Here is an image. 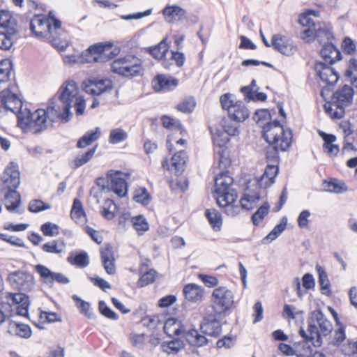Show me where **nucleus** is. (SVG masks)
I'll list each match as a JSON object with an SVG mask.
<instances>
[{
  "instance_id": "obj_1",
  "label": "nucleus",
  "mask_w": 357,
  "mask_h": 357,
  "mask_svg": "<svg viewBox=\"0 0 357 357\" xmlns=\"http://www.w3.org/2000/svg\"><path fill=\"white\" fill-rule=\"evenodd\" d=\"M75 107L77 115L84 114L86 102L79 94V89L73 80L66 81L57 94L49 100L47 109H38L33 112L24 111L19 114V125L24 132L39 134L47 128V120L68 122L72 116L70 108Z\"/></svg>"
},
{
  "instance_id": "obj_2",
  "label": "nucleus",
  "mask_w": 357,
  "mask_h": 357,
  "mask_svg": "<svg viewBox=\"0 0 357 357\" xmlns=\"http://www.w3.org/2000/svg\"><path fill=\"white\" fill-rule=\"evenodd\" d=\"M1 181L4 188L8 189L5 198L8 199L10 197H15V201L10 205L6 206V209L10 212L16 211L22 214L24 211L17 210L21 204V196L16 190L20 183V174L17 163L14 162L9 163L3 173Z\"/></svg>"
},
{
  "instance_id": "obj_3",
  "label": "nucleus",
  "mask_w": 357,
  "mask_h": 357,
  "mask_svg": "<svg viewBox=\"0 0 357 357\" xmlns=\"http://www.w3.org/2000/svg\"><path fill=\"white\" fill-rule=\"evenodd\" d=\"M29 298L24 293H6L0 298V324L6 317H11L13 307H15L17 315L28 317Z\"/></svg>"
},
{
  "instance_id": "obj_4",
  "label": "nucleus",
  "mask_w": 357,
  "mask_h": 357,
  "mask_svg": "<svg viewBox=\"0 0 357 357\" xmlns=\"http://www.w3.org/2000/svg\"><path fill=\"white\" fill-rule=\"evenodd\" d=\"M354 90L344 84L339 87L332 95L331 102L324 105L325 112L333 119H341L345 114V108L353 102Z\"/></svg>"
},
{
  "instance_id": "obj_5",
  "label": "nucleus",
  "mask_w": 357,
  "mask_h": 357,
  "mask_svg": "<svg viewBox=\"0 0 357 357\" xmlns=\"http://www.w3.org/2000/svg\"><path fill=\"white\" fill-rule=\"evenodd\" d=\"M262 128V138L268 144H280L281 151H286L290 148L293 137L291 128L284 129L278 120L268 122Z\"/></svg>"
},
{
  "instance_id": "obj_6",
  "label": "nucleus",
  "mask_w": 357,
  "mask_h": 357,
  "mask_svg": "<svg viewBox=\"0 0 357 357\" xmlns=\"http://www.w3.org/2000/svg\"><path fill=\"white\" fill-rule=\"evenodd\" d=\"M111 70L126 77H135L144 74L142 61L132 55H126L115 59L111 65Z\"/></svg>"
},
{
  "instance_id": "obj_7",
  "label": "nucleus",
  "mask_w": 357,
  "mask_h": 357,
  "mask_svg": "<svg viewBox=\"0 0 357 357\" xmlns=\"http://www.w3.org/2000/svg\"><path fill=\"white\" fill-rule=\"evenodd\" d=\"M114 47L111 42L98 43L89 46L81 54V62L94 63L104 61V57L111 59L116 56L119 50Z\"/></svg>"
},
{
  "instance_id": "obj_8",
  "label": "nucleus",
  "mask_w": 357,
  "mask_h": 357,
  "mask_svg": "<svg viewBox=\"0 0 357 357\" xmlns=\"http://www.w3.org/2000/svg\"><path fill=\"white\" fill-rule=\"evenodd\" d=\"M211 301L215 315L225 317L234 305V294L226 287H217L212 293Z\"/></svg>"
},
{
  "instance_id": "obj_9",
  "label": "nucleus",
  "mask_w": 357,
  "mask_h": 357,
  "mask_svg": "<svg viewBox=\"0 0 357 357\" xmlns=\"http://www.w3.org/2000/svg\"><path fill=\"white\" fill-rule=\"evenodd\" d=\"M22 102L17 94L13 93L9 88H6L0 93V116H4L8 111L19 114L28 109H22ZM17 126L22 129L19 125V119L17 118Z\"/></svg>"
},
{
  "instance_id": "obj_10",
  "label": "nucleus",
  "mask_w": 357,
  "mask_h": 357,
  "mask_svg": "<svg viewBox=\"0 0 357 357\" xmlns=\"http://www.w3.org/2000/svg\"><path fill=\"white\" fill-rule=\"evenodd\" d=\"M7 280L18 293L31 291L34 286V278L31 273L24 271H15L8 275Z\"/></svg>"
},
{
  "instance_id": "obj_11",
  "label": "nucleus",
  "mask_w": 357,
  "mask_h": 357,
  "mask_svg": "<svg viewBox=\"0 0 357 357\" xmlns=\"http://www.w3.org/2000/svg\"><path fill=\"white\" fill-rule=\"evenodd\" d=\"M260 184L257 178L248 183L243 195L240 199V204L245 210L250 211L253 209L256 204L260 200L261 191L265 190L264 186Z\"/></svg>"
},
{
  "instance_id": "obj_12",
  "label": "nucleus",
  "mask_w": 357,
  "mask_h": 357,
  "mask_svg": "<svg viewBox=\"0 0 357 357\" xmlns=\"http://www.w3.org/2000/svg\"><path fill=\"white\" fill-rule=\"evenodd\" d=\"M229 171H221L215 178V192L216 198H223L232 194L237 193L233 188L234 178L229 174Z\"/></svg>"
},
{
  "instance_id": "obj_13",
  "label": "nucleus",
  "mask_w": 357,
  "mask_h": 357,
  "mask_svg": "<svg viewBox=\"0 0 357 357\" xmlns=\"http://www.w3.org/2000/svg\"><path fill=\"white\" fill-rule=\"evenodd\" d=\"M29 28L36 38H52V24L44 15H35L30 21Z\"/></svg>"
},
{
  "instance_id": "obj_14",
  "label": "nucleus",
  "mask_w": 357,
  "mask_h": 357,
  "mask_svg": "<svg viewBox=\"0 0 357 357\" xmlns=\"http://www.w3.org/2000/svg\"><path fill=\"white\" fill-rule=\"evenodd\" d=\"M331 65L328 63L318 61L315 63L314 70L320 79L326 84L327 86H334L339 79V75Z\"/></svg>"
},
{
  "instance_id": "obj_15",
  "label": "nucleus",
  "mask_w": 357,
  "mask_h": 357,
  "mask_svg": "<svg viewBox=\"0 0 357 357\" xmlns=\"http://www.w3.org/2000/svg\"><path fill=\"white\" fill-rule=\"evenodd\" d=\"M324 36L326 40L334 39L333 32L328 28L321 26V25L312 24L301 33V38L307 43L312 41L314 38L319 39Z\"/></svg>"
},
{
  "instance_id": "obj_16",
  "label": "nucleus",
  "mask_w": 357,
  "mask_h": 357,
  "mask_svg": "<svg viewBox=\"0 0 357 357\" xmlns=\"http://www.w3.org/2000/svg\"><path fill=\"white\" fill-rule=\"evenodd\" d=\"M84 91L93 96H99L112 89L111 80L108 79L91 78L84 82Z\"/></svg>"
},
{
  "instance_id": "obj_17",
  "label": "nucleus",
  "mask_w": 357,
  "mask_h": 357,
  "mask_svg": "<svg viewBox=\"0 0 357 357\" xmlns=\"http://www.w3.org/2000/svg\"><path fill=\"white\" fill-rule=\"evenodd\" d=\"M121 174L120 171L110 170L107 172V177L110 180L109 190L113 191L119 197H123L127 195V182L121 177Z\"/></svg>"
},
{
  "instance_id": "obj_18",
  "label": "nucleus",
  "mask_w": 357,
  "mask_h": 357,
  "mask_svg": "<svg viewBox=\"0 0 357 357\" xmlns=\"http://www.w3.org/2000/svg\"><path fill=\"white\" fill-rule=\"evenodd\" d=\"M237 193L224 197L223 198H216L217 204L220 208H224V213L230 217H235L238 215L243 209L241 204H234L237 199Z\"/></svg>"
},
{
  "instance_id": "obj_19",
  "label": "nucleus",
  "mask_w": 357,
  "mask_h": 357,
  "mask_svg": "<svg viewBox=\"0 0 357 357\" xmlns=\"http://www.w3.org/2000/svg\"><path fill=\"white\" fill-rule=\"evenodd\" d=\"M201 331L208 336L218 337L222 333L220 321L212 315L205 317L200 324Z\"/></svg>"
},
{
  "instance_id": "obj_20",
  "label": "nucleus",
  "mask_w": 357,
  "mask_h": 357,
  "mask_svg": "<svg viewBox=\"0 0 357 357\" xmlns=\"http://www.w3.org/2000/svg\"><path fill=\"white\" fill-rule=\"evenodd\" d=\"M152 84L155 92L172 91L178 86V80L172 76L158 75L153 79Z\"/></svg>"
},
{
  "instance_id": "obj_21",
  "label": "nucleus",
  "mask_w": 357,
  "mask_h": 357,
  "mask_svg": "<svg viewBox=\"0 0 357 357\" xmlns=\"http://www.w3.org/2000/svg\"><path fill=\"white\" fill-rule=\"evenodd\" d=\"M332 40H327L324 43L320 51V54L323 58V63H328L329 65L334 64L336 61L342 59L340 51L332 43Z\"/></svg>"
},
{
  "instance_id": "obj_22",
  "label": "nucleus",
  "mask_w": 357,
  "mask_h": 357,
  "mask_svg": "<svg viewBox=\"0 0 357 357\" xmlns=\"http://www.w3.org/2000/svg\"><path fill=\"white\" fill-rule=\"evenodd\" d=\"M271 47L280 53L289 56L293 54L292 43L287 36L279 33L274 34L271 38Z\"/></svg>"
},
{
  "instance_id": "obj_23",
  "label": "nucleus",
  "mask_w": 357,
  "mask_h": 357,
  "mask_svg": "<svg viewBox=\"0 0 357 357\" xmlns=\"http://www.w3.org/2000/svg\"><path fill=\"white\" fill-rule=\"evenodd\" d=\"M100 252L105 271L109 275H114L116 272V266L112 247L109 244H107L100 249Z\"/></svg>"
},
{
  "instance_id": "obj_24",
  "label": "nucleus",
  "mask_w": 357,
  "mask_h": 357,
  "mask_svg": "<svg viewBox=\"0 0 357 357\" xmlns=\"http://www.w3.org/2000/svg\"><path fill=\"white\" fill-rule=\"evenodd\" d=\"M312 319L316 321L317 324L319 325V331L321 336H326L331 333L333 330L332 324L321 310H317L312 312Z\"/></svg>"
},
{
  "instance_id": "obj_25",
  "label": "nucleus",
  "mask_w": 357,
  "mask_h": 357,
  "mask_svg": "<svg viewBox=\"0 0 357 357\" xmlns=\"http://www.w3.org/2000/svg\"><path fill=\"white\" fill-rule=\"evenodd\" d=\"M231 120L236 123L243 122L250 116V112L242 100L237 101V103L229 109L228 113Z\"/></svg>"
},
{
  "instance_id": "obj_26",
  "label": "nucleus",
  "mask_w": 357,
  "mask_h": 357,
  "mask_svg": "<svg viewBox=\"0 0 357 357\" xmlns=\"http://www.w3.org/2000/svg\"><path fill=\"white\" fill-rule=\"evenodd\" d=\"M279 172L278 165L276 164H268L264 172L259 177L257 178L259 180L260 185L264 186V189L271 187L275 182V178Z\"/></svg>"
},
{
  "instance_id": "obj_27",
  "label": "nucleus",
  "mask_w": 357,
  "mask_h": 357,
  "mask_svg": "<svg viewBox=\"0 0 357 357\" xmlns=\"http://www.w3.org/2000/svg\"><path fill=\"white\" fill-rule=\"evenodd\" d=\"M183 292L185 299L191 302L199 301L204 296V289L194 283L185 285Z\"/></svg>"
},
{
  "instance_id": "obj_28",
  "label": "nucleus",
  "mask_w": 357,
  "mask_h": 357,
  "mask_svg": "<svg viewBox=\"0 0 357 357\" xmlns=\"http://www.w3.org/2000/svg\"><path fill=\"white\" fill-rule=\"evenodd\" d=\"M162 13L169 22L179 21L186 17L185 10L177 5H167L163 8Z\"/></svg>"
},
{
  "instance_id": "obj_29",
  "label": "nucleus",
  "mask_w": 357,
  "mask_h": 357,
  "mask_svg": "<svg viewBox=\"0 0 357 357\" xmlns=\"http://www.w3.org/2000/svg\"><path fill=\"white\" fill-rule=\"evenodd\" d=\"M188 159L185 151H178L172 157L171 170L174 169L176 174H181L184 171L185 165Z\"/></svg>"
},
{
  "instance_id": "obj_30",
  "label": "nucleus",
  "mask_w": 357,
  "mask_h": 357,
  "mask_svg": "<svg viewBox=\"0 0 357 357\" xmlns=\"http://www.w3.org/2000/svg\"><path fill=\"white\" fill-rule=\"evenodd\" d=\"M67 261L71 265L79 268H85L89 264V255L84 250H81L75 253L71 252L67 258Z\"/></svg>"
},
{
  "instance_id": "obj_31",
  "label": "nucleus",
  "mask_w": 357,
  "mask_h": 357,
  "mask_svg": "<svg viewBox=\"0 0 357 357\" xmlns=\"http://www.w3.org/2000/svg\"><path fill=\"white\" fill-rule=\"evenodd\" d=\"M185 338L189 344L198 347H204L208 342V339L196 329L188 330L185 333Z\"/></svg>"
},
{
  "instance_id": "obj_32",
  "label": "nucleus",
  "mask_w": 357,
  "mask_h": 357,
  "mask_svg": "<svg viewBox=\"0 0 357 357\" xmlns=\"http://www.w3.org/2000/svg\"><path fill=\"white\" fill-rule=\"evenodd\" d=\"M101 130L99 127H96L95 130L87 131L82 137L79 139L77 143V147L83 149L91 144L93 142L98 139L100 137Z\"/></svg>"
},
{
  "instance_id": "obj_33",
  "label": "nucleus",
  "mask_w": 357,
  "mask_h": 357,
  "mask_svg": "<svg viewBox=\"0 0 357 357\" xmlns=\"http://www.w3.org/2000/svg\"><path fill=\"white\" fill-rule=\"evenodd\" d=\"M322 186L325 191L337 194L342 193L347 190V186L345 183L339 181L337 178L324 180L323 181Z\"/></svg>"
},
{
  "instance_id": "obj_34",
  "label": "nucleus",
  "mask_w": 357,
  "mask_h": 357,
  "mask_svg": "<svg viewBox=\"0 0 357 357\" xmlns=\"http://www.w3.org/2000/svg\"><path fill=\"white\" fill-rule=\"evenodd\" d=\"M70 217L76 223H82L86 220V213L83 208L82 203L77 198L73 200L70 211Z\"/></svg>"
},
{
  "instance_id": "obj_35",
  "label": "nucleus",
  "mask_w": 357,
  "mask_h": 357,
  "mask_svg": "<svg viewBox=\"0 0 357 357\" xmlns=\"http://www.w3.org/2000/svg\"><path fill=\"white\" fill-rule=\"evenodd\" d=\"M287 218L284 216L281 218L279 224L275 225L272 231L262 239V243L268 244L276 239L286 229Z\"/></svg>"
},
{
  "instance_id": "obj_36",
  "label": "nucleus",
  "mask_w": 357,
  "mask_h": 357,
  "mask_svg": "<svg viewBox=\"0 0 357 357\" xmlns=\"http://www.w3.org/2000/svg\"><path fill=\"white\" fill-rule=\"evenodd\" d=\"M98 145L89 149L86 152L82 154L77 155L75 159L71 162L70 167L73 169H77L81 166L87 163L94 155Z\"/></svg>"
},
{
  "instance_id": "obj_37",
  "label": "nucleus",
  "mask_w": 357,
  "mask_h": 357,
  "mask_svg": "<svg viewBox=\"0 0 357 357\" xmlns=\"http://www.w3.org/2000/svg\"><path fill=\"white\" fill-rule=\"evenodd\" d=\"M65 248L66 243L61 238L52 240L42 245L43 251L52 254H60L63 252Z\"/></svg>"
},
{
  "instance_id": "obj_38",
  "label": "nucleus",
  "mask_w": 357,
  "mask_h": 357,
  "mask_svg": "<svg viewBox=\"0 0 357 357\" xmlns=\"http://www.w3.org/2000/svg\"><path fill=\"white\" fill-rule=\"evenodd\" d=\"M205 215L208 219L211 226L215 231L220 230L222 220V215L219 211L214 208L206 209L205 211Z\"/></svg>"
},
{
  "instance_id": "obj_39",
  "label": "nucleus",
  "mask_w": 357,
  "mask_h": 357,
  "mask_svg": "<svg viewBox=\"0 0 357 357\" xmlns=\"http://www.w3.org/2000/svg\"><path fill=\"white\" fill-rule=\"evenodd\" d=\"M215 160L218 163V168L222 171L227 170V169L231 165V160L229 157L227 149L214 150Z\"/></svg>"
},
{
  "instance_id": "obj_40",
  "label": "nucleus",
  "mask_w": 357,
  "mask_h": 357,
  "mask_svg": "<svg viewBox=\"0 0 357 357\" xmlns=\"http://www.w3.org/2000/svg\"><path fill=\"white\" fill-rule=\"evenodd\" d=\"M13 69V63L10 59H5L0 61V84L10 80Z\"/></svg>"
},
{
  "instance_id": "obj_41",
  "label": "nucleus",
  "mask_w": 357,
  "mask_h": 357,
  "mask_svg": "<svg viewBox=\"0 0 357 357\" xmlns=\"http://www.w3.org/2000/svg\"><path fill=\"white\" fill-rule=\"evenodd\" d=\"M257 89L255 91H252L250 86H243L241 91L244 93L245 100L247 102L252 101H265L267 99V95L264 92H258Z\"/></svg>"
},
{
  "instance_id": "obj_42",
  "label": "nucleus",
  "mask_w": 357,
  "mask_h": 357,
  "mask_svg": "<svg viewBox=\"0 0 357 357\" xmlns=\"http://www.w3.org/2000/svg\"><path fill=\"white\" fill-rule=\"evenodd\" d=\"M12 331L15 335L23 338H29L31 335L30 326L24 324L11 323L8 332L12 333Z\"/></svg>"
},
{
  "instance_id": "obj_43",
  "label": "nucleus",
  "mask_w": 357,
  "mask_h": 357,
  "mask_svg": "<svg viewBox=\"0 0 357 357\" xmlns=\"http://www.w3.org/2000/svg\"><path fill=\"white\" fill-rule=\"evenodd\" d=\"M72 298L73 301L76 302V306L79 310L81 314H84L88 319L95 318V314L92 312L91 305L89 302L82 300L77 295H73Z\"/></svg>"
},
{
  "instance_id": "obj_44",
  "label": "nucleus",
  "mask_w": 357,
  "mask_h": 357,
  "mask_svg": "<svg viewBox=\"0 0 357 357\" xmlns=\"http://www.w3.org/2000/svg\"><path fill=\"white\" fill-rule=\"evenodd\" d=\"M316 321H314L312 319V313L308 319V328L307 331L309 333V335L312 337H316V340L312 341V345L315 347H319L322 344V338L320 335V333L319 331V328L316 325Z\"/></svg>"
},
{
  "instance_id": "obj_45",
  "label": "nucleus",
  "mask_w": 357,
  "mask_h": 357,
  "mask_svg": "<svg viewBox=\"0 0 357 357\" xmlns=\"http://www.w3.org/2000/svg\"><path fill=\"white\" fill-rule=\"evenodd\" d=\"M131 222L138 235H143L149 229V223L142 215L132 217L131 218Z\"/></svg>"
},
{
  "instance_id": "obj_46",
  "label": "nucleus",
  "mask_w": 357,
  "mask_h": 357,
  "mask_svg": "<svg viewBox=\"0 0 357 357\" xmlns=\"http://www.w3.org/2000/svg\"><path fill=\"white\" fill-rule=\"evenodd\" d=\"M270 209V204L265 202L252 215L251 220L255 226H258L259 222L268 215Z\"/></svg>"
},
{
  "instance_id": "obj_47",
  "label": "nucleus",
  "mask_w": 357,
  "mask_h": 357,
  "mask_svg": "<svg viewBox=\"0 0 357 357\" xmlns=\"http://www.w3.org/2000/svg\"><path fill=\"white\" fill-rule=\"evenodd\" d=\"M36 271L39 274L42 281L47 284H53V277L54 272L44 265L38 264L35 266Z\"/></svg>"
},
{
  "instance_id": "obj_48",
  "label": "nucleus",
  "mask_w": 357,
  "mask_h": 357,
  "mask_svg": "<svg viewBox=\"0 0 357 357\" xmlns=\"http://www.w3.org/2000/svg\"><path fill=\"white\" fill-rule=\"evenodd\" d=\"M196 107V100L194 97H189L183 100L176 106V109L185 114L192 113Z\"/></svg>"
},
{
  "instance_id": "obj_49",
  "label": "nucleus",
  "mask_w": 357,
  "mask_h": 357,
  "mask_svg": "<svg viewBox=\"0 0 357 357\" xmlns=\"http://www.w3.org/2000/svg\"><path fill=\"white\" fill-rule=\"evenodd\" d=\"M321 267L318 268L319 271V283L321 287V294L330 296L331 294V284L328 278L326 273L324 271H321Z\"/></svg>"
},
{
  "instance_id": "obj_50",
  "label": "nucleus",
  "mask_w": 357,
  "mask_h": 357,
  "mask_svg": "<svg viewBox=\"0 0 357 357\" xmlns=\"http://www.w3.org/2000/svg\"><path fill=\"white\" fill-rule=\"evenodd\" d=\"M345 76L349 77L351 83L357 87V59L351 58L348 63V68L345 71Z\"/></svg>"
},
{
  "instance_id": "obj_51",
  "label": "nucleus",
  "mask_w": 357,
  "mask_h": 357,
  "mask_svg": "<svg viewBox=\"0 0 357 357\" xmlns=\"http://www.w3.org/2000/svg\"><path fill=\"white\" fill-rule=\"evenodd\" d=\"M128 133L121 128L112 129L109 136V142L110 144H116L126 140Z\"/></svg>"
},
{
  "instance_id": "obj_52",
  "label": "nucleus",
  "mask_w": 357,
  "mask_h": 357,
  "mask_svg": "<svg viewBox=\"0 0 357 357\" xmlns=\"http://www.w3.org/2000/svg\"><path fill=\"white\" fill-rule=\"evenodd\" d=\"M213 140L215 145L214 150L227 149L226 144L229 142V137L224 132L218 130Z\"/></svg>"
},
{
  "instance_id": "obj_53",
  "label": "nucleus",
  "mask_w": 357,
  "mask_h": 357,
  "mask_svg": "<svg viewBox=\"0 0 357 357\" xmlns=\"http://www.w3.org/2000/svg\"><path fill=\"white\" fill-rule=\"evenodd\" d=\"M51 207L52 206L50 204L45 203L41 199H36L30 201L28 206V209L32 213H37L47 209H50Z\"/></svg>"
},
{
  "instance_id": "obj_54",
  "label": "nucleus",
  "mask_w": 357,
  "mask_h": 357,
  "mask_svg": "<svg viewBox=\"0 0 357 357\" xmlns=\"http://www.w3.org/2000/svg\"><path fill=\"white\" fill-rule=\"evenodd\" d=\"M271 149L266 151V158L268 162L271 164L278 165L279 151H280V144H269Z\"/></svg>"
},
{
  "instance_id": "obj_55",
  "label": "nucleus",
  "mask_w": 357,
  "mask_h": 357,
  "mask_svg": "<svg viewBox=\"0 0 357 357\" xmlns=\"http://www.w3.org/2000/svg\"><path fill=\"white\" fill-rule=\"evenodd\" d=\"M156 273V271L153 269L146 271L139 278L137 285L144 287L153 283L155 281Z\"/></svg>"
},
{
  "instance_id": "obj_56",
  "label": "nucleus",
  "mask_w": 357,
  "mask_h": 357,
  "mask_svg": "<svg viewBox=\"0 0 357 357\" xmlns=\"http://www.w3.org/2000/svg\"><path fill=\"white\" fill-rule=\"evenodd\" d=\"M98 309L102 315L112 320H118L119 315L113 311L104 301L98 303Z\"/></svg>"
},
{
  "instance_id": "obj_57",
  "label": "nucleus",
  "mask_w": 357,
  "mask_h": 357,
  "mask_svg": "<svg viewBox=\"0 0 357 357\" xmlns=\"http://www.w3.org/2000/svg\"><path fill=\"white\" fill-rule=\"evenodd\" d=\"M168 51V45L165 40H162L157 46L152 47L151 54L156 59H162Z\"/></svg>"
},
{
  "instance_id": "obj_58",
  "label": "nucleus",
  "mask_w": 357,
  "mask_h": 357,
  "mask_svg": "<svg viewBox=\"0 0 357 357\" xmlns=\"http://www.w3.org/2000/svg\"><path fill=\"white\" fill-rule=\"evenodd\" d=\"M237 101L233 95L229 93L222 95L220 98V102L223 109L229 112V109L234 106Z\"/></svg>"
},
{
  "instance_id": "obj_59",
  "label": "nucleus",
  "mask_w": 357,
  "mask_h": 357,
  "mask_svg": "<svg viewBox=\"0 0 357 357\" xmlns=\"http://www.w3.org/2000/svg\"><path fill=\"white\" fill-rule=\"evenodd\" d=\"M40 230L45 236H55L59 234V226L50 222L43 224Z\"/></svg>"
},
{
  "instance_id": "obj_60",
  "label": "nucleus",
  "mask_w": 357,
  "mask_h": 357,
  "mask_svg": "<svg viewBox=\"0 0 357 357\" xmlns=\"http://www.w3.org/2000/svg\"><path fill=\"white\" fill-rule=\"evenodd\" d=\"M134 200L136 202L140 203L144 206H147L151 199V197L146 188L141 189L135 192Z\"/></svg>"
},
{
  "instance_id": "obj_61",
  "label": "nucleus",
  "mask_w": 357,
  "mask_h": 357,
  "mask_svg": "<svg viewBox=\"0 0 357 357\" xmlns=\"http://www.w3.org/2000/svg\"><path fill=\"white\" fill-rule=\"evenodd\" d=\"M343 52L348 55H352L356 50V44L349 37H345L342 43Z\"/></svg>"
},
{
  "instance_id": "obj_62",
  "label": "nucleus",
  "mask_w": 357,
  "mask_h": 357,
  "mask_svg": "<svg viewBox=\"0 0 357 357\" xmlns=\"http://www.w3.org/2000/svg\"><path fill=\"white\" fill-rule=\"evenodd\" d=\"M162 349L164 352L167 354H177L180 349V343L178 341L172 340L167 343L163 342L161 345Z\"/></svg>"
},
{
  "instance_id": "obj_63",
  "label": "nucleus",
  "mask_w": 357,
  "mask_h": 357,
  "mask_svg": "<svg viewBox=\"0 0 357 357\" xmlns=\"http://www.w3.org/2000/svg\"><path fill=\"white\" fill-rule=\"evenodd\" d=\"M0 238L4 241H6L11 245H16L20 248L24 247V241L18 237L14 236H10L5 234H0Z\"/></svg>"
},
{
  "instance_id": "obj_64",
  "label": "nucleus",
  "mask_w": 357,
  "mask_h": 357,
  "mask_svg": "<svg viewBox=\"0 0 357 357\" xmlns=\"http://www.w3.org/2000/svg\"><path fill=\"white\" fill-rule=\"evenodd\" d=\"M253 119L257 123H259L264 121L271 119V114L267 109H257L255 112Z\"/></svg>"
}]
</instances>
